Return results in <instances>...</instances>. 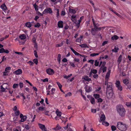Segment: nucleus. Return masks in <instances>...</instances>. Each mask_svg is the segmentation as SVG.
I'll return each mask as SVG.
<instances>
[{
    "label": "nucleus",
    "instance_id": "nucleus-25",
    "mask_svg": "<svg viewBox=\"0 0 131 131\" xmlns=\"http://www.w3.org/2000/svg\"><path fill=\"white\" fill-rule=\"evenodd\" d=\"M118 47H116V46H115L114 47V49H112V51L113 52H118Z\"/></svg>",
    "mask_w": 131,
    "mask_h": 131
},
{
    "label": "nucleus",
    "instance_id": "nucleus-14",
    "mask_svg": "<svg viewBox=\"0 0 131 131\" xmlns=\"http://www.w3.org/2000/svg\"><path fill=\"white\" fill-rule=\"evenodd\" d=\"M83 79L84 80L88 82H89L91 81V79L89 78L88 76L87 75L84 76Z\"/></svg>",
    "mask_w": 131,
    "mask_h": 131
},
{
    "label": "nucleus",
    "instance_id": "nucleus-13",
    "mask_svg": "<svg viewBox=\"0 0 131 131\" xmlns=\"http://www.w3.org/2000/svg\"><path fill=\"white\" fill-rule=\"evenodd\" d=\"M97 72V71L96 69H92L90 73L89 77H90L92 73L94 74H96Z\"/></svg>",
    "mask_w": 131,
    "mask_h": 131
},
{
    "label": "nucleus",
    "instance_id": "nucleus-11",
    "mask_svg": "<svg viewBox=\"0 0 131 131\" xmlns=\"http://www.w3.org/2000/svg\"><path fill=\"white\" fill-rule=\"evenodd\" d=\"M38 125L39 128L42 130H44L45 131H47V129L45 127V126L43 124H38Z\"/></svg>",
    "mask_w": 131,
    "mask_h": 131
},
{
    "label": "nucleus",
    "instance_id": "nucleus-10",
    "mask_svg": "<svg viewBox=\"0 0 131 131\" xmlns=\"http://www.w3.org/2000/svg\"><path fill=\"white\" fill-rule=\"evenodd\" d=\"M85 89L86 92H89L92 90V88L88 85H86L85 87Z\"/></svg>",
    "mask_w": 131,
    "mask_h": 131
},
{
    "label": "nucleus",
    "instance_id": "nucleus-18",
    "mask_svg": "<svg viewBox=\"0 0 131 131\" xmlns=\"http://www.w3.org/2000/svg\"><path fill=\"white\" fill-rule=\"evenodd\" d=\"M110 74L108 73H106L105 76V84L106 85V83L108 81V78H109L110 76Z\"/></svg>",
    "mask_w": 131,
    "mask_h": 131
},
{
    "label": "nucleus",
    "instance_id": "nucleus-59",
    "mask_svg": "<svg viewBox=\"0 0 131 131\" xmlns=\"http://www.w3.org/2000/svg\"><path fill=\"white\" fill-rule=\"evenodd\" d=\"M25 128L27 130H29L30 128L29 126L28 125H25Z\"/></svg>",
    "mask_w": 131,
    "mask_h": 131
},
{
    "label": "nucleus",
    "instance_id": "nucleus-40",
    "mask_svg": "<svg viewBox=\"0 0 131 131\" xmlns=\"http://www.w3.org/2000/svg\"><path fill=\"white\" fill-rule=\"evenodd\" d=\"M18 85L19 84H18L15 83L13 85V87L14 89H15L17 87H18Z\"/></svg>",
    "mask_w": 131,
    "mask_h": 131
},
{
    "label": "nucleus",
    "instance_id": "nucleus-9",
    "mask_svg": "<svg viewBox=\"0 0 131 131\" xmlns=\"http://www.w3.org/2000/svg\"><path fill=\"white\" fill-rule=\"evenodd\" d=\"M107 70L106 67H101L100 68L99 72V73H100L102 71H103V73L105 72Z\"/></svg>",
    "mask_w": 131,
    "mask_h": 131
},
{
    "label": "nucleus",
    "instance_id": "nucleus-23",
    "mask_svg": "<svg viewBox=\"0 0 131 131\" xmlns=\"http://www.w3.org/2000/svg\"><path fill=\"white\" fill-rule=\"evenodd\" d=\"M19 38L21 40H24L26 38V37L25 35L22 34L20 35Z\"/></svg>",
    "mask_w": 131,
    "mask_h": 131
},
{
    "label": "nucleus",
    "instance_id": "nucleus-19",
    "mask_svg": "<svg viewBox=\"0 0 131 131\" xmlns=\"http://www.w3.org/2000/svg\"><path fill=\"white\" fill-rule=\"evenodd\" d=\"M101 120L103 121H104L105 119V115L104 114H102L100 117Z\"/></svg>",
    "mask_w": 131,
    "mask_h": 131
},
{
    "label": "nucleus",
    "instance_id": "nucleus-50",
    "mask_svg": "<svg viewBox=\"0 0 131 131\" xmlns=\"http://www.w3.org/2000/svg\"><path fill=\"white\" fill-rule=\"evenodd\" d=\"M57 84L58 85V86H59V89L62 88V85L61 84L60 82H57Z\"/></svg>",
    "mask_w": 131,
    "mask_h": 131
},
{
    "label": "nucleus",
    "instance_id": "nucleus-1",
    "mask_svg": "<svg viewBox=\"0 0 131 131\" xmlns=\"http://www.w3.org/2000/svg\"><path fill=\"white\" fill-rule=\"evenodd\" d=\"M107 85L106 94L108 97L111 98L113 95L112 92V84L111 82H108L106 83V85Z\"/></svg>",
    "mask_w": 131,
    "mask_h": 131
},
{
    "label": "nucleus",
    "instance_id": "nucleus-63",
    "mask_svg": "<svg viewBox=\"0 0 131 131\" xmlns=\"http://www.w3.org/2000/svg\"><path fill=\"white\" fill-rule=\"evenodd\" d=\"M61 55L60 54H58L57 57V60H61Z\"/></svg>",
    "mask_w": 131,
    "mask_h": 131
},
{
    "label": "nucleus",
    "instance_id": "nucleus-26",
    "mask_svg": "<svg viewBox=\"0 0 131 131\" xmlns=\"http://www.w3.org/2000/svg\"><path fill=\"white\" fill-rule=\"evenodd\" d=\"M122 59V57L121 55H120L119 57L117 60V62L119 63V64L121 62Z\"/></svg>",
    "mask_w": 131,
    "mask_h": 131
},
{
    "label": "nucleus",
    "instance_id": "nucleus-4",
    "mask_svg": "<svg viewBox=\"0 0 131 131\" xmlns=\"http://www.w3.org/2000/svg\"><path fill=\"white\" fill-rule=\"evenodd\" d=\"M52 13V10L51 8L48 7L46 8L42 12L43 14H46L49 13L51 14Z\"/></svg>",
    "mask_w": 131,
    "mask_h": 131
},
{
    "label": "nucleus",
    "instance_id": "nucleus-45",
    "mask_svg": "<svg viewBox=\"0 0 131 131\" xmlns=\"http://www.w3.org/2000/svg\"><path fill=\"white\" fill-rule=\"evenodd\" d=\"M103 99L99 97L97 100L96 102L97 103H101L103 101Z\"/></svg>",
    "mask_w": 131,
    "mask_h": 131
},
{
    "label": "nucleus",
    "instance_id": "nucleus-7",
    "mask_svg": "<svg viewBox=\"0 0 131 131\" xmlns=\"http://www.w3.org/2000/svg\"><path fill=\"white\" fill-rule=\"evenodd\" d=\"M20 117L21 119L20 120V122H24L25 121L27 118L26 115H24L22 114H21L20 115Z\"/></svg>",
    "mask_w": 131,
    "mask_h": 131
},
{
    "label": "nucleus",
    "instance_id": "nucleus-34",
    "mask_svg": "<svg viewBox=\"0 0 131 131\" xmlns=\"http://www.w3.org/2000/svg\"><path fill=\"white\" fill-rule=\"evenodd\" d=\"M60 117L59 118L60 119H61L62 122H66V118H64V117H63L62 116H60Z\"/></svg>",
    "mask_w": 131,
    "mask_h": 131
},
{
    "label": "nucleus",
    "instance_id": "nucleus-39",
    "mask_svg": "<svg viewBox=\"0 0 131 131\" xmlns=\"http://www.w3.org/2000/svg\"><path fill=\"white\" fill-rule=\"evenodd\" d=\"M56 10L57 11L56 16L57 18H59V9H56Z\"/></svg>",
    "mask_w": 131,
    "mask_h": 131
},
{
    "label": "nucleus",
    "instance_id": "nucleus-3",
    "mask_svg": "<svg viewBox=\"0 0 131 131\" xmlns=\"http://www.w3.org/2000/svg\"><path fill=\"white\" fill-rule=\"evenodd\" d=\"M117 128L122 131H125L126 129V127L125 124H123L121 122L118 123L117 125Z\"/></svg>",
    "mask_w": 131,
    "mask_h": 131
},
{
    "label": "nucleus",
    "instance_id": "nucleus-30",
    "mask_svg": "<svg viewBox=\"0 0 131 131\" xmlns=\"http://www.w3.org/2000/svg\"><path fill=\"white\" fill-rule=\"evenodd\" d=\"M102 124L106 126H108L109 125V123L107 122L104 121L102 123Z\"/></svg>",
    "mask_w": 131,
    "mask_h": 131
},
{
    "label": "nucleus",
    "instance_id": "nucleus-2",
    "mask_svg": "<svg viewBox=\"0 0 131 131\" xmlns=\"http://www.w3.org/2000/svg\"><path fill=\"white\" fill-rule=\"evenodd\" d=\"M116 108L117 112L120 116H123L125 115L126 111L122 105H117Z\"/></svg>",
    "mask_w": 131,
    "mask_h": 131
},
{
    "label": "nucleus",
    "instance_id": "nucleus-58",
    "mask_svg": "<svg viewBox=\"0 0 131 131\" xmlns=\"http://www.w3.org/2000/svg\"><path fill=\"white\" fill-rule=\"evenodd\" d=\"M55 91V89L54 88H52L51 90V94H54V92Z\"/></svg>",
    "mask_w": 131,
    "mask_h": 131
},
{
    "label": "nucleus",
    "instance_id": "nucleus-37",
    "mask_svg": "<svg viewBox=\"0 0 131 131\" xmlns=\"http://www.w3.org/2000/svg\"><path fill=\"white\" fill-rule=\"evenodd\" d=\"M63 45V42H62L60 43L57 44L56 45V47H61Z\"/></svg>",
    "mask_w": 131,
    "mask_h": 131
},
{
    "label": "nucleus",
    "instance_id": "nucleus-54",
    "mask_svg": "<svg viewBox=\"0 0 131 131\" xmlns=\"http://www.w3.org/2000/svg\"><path fill=\"white\" fill-rule=\"evenodd\" d=\"M34 43V47L35 48L36 50H37L38 49V46L37 42Z\"/></svg>",
    "mask_w": 131,
    "mask_h": 131
},
{
    "label": "nucleus",
    "instance_id": "nucleus-20",
    "mask_svg": "<svg viewBox=\"0 0 131 131\" xmlns=\"http://www.w3.org/2000/svg\"><path fill=\"white\" fill-rule=\"evenodd\" d=\"M1 8L3 10H6L7 9V8L6 5L4 4L1 5Z\"/></svg>",
    "mask_w": 131,
    "mask_h": 131
},
{
    "label": "nucleus",
    "instance_id": "nucleus-64",
    "mask_svg": "<svg viewBox=\"0 0 131 131\" xmlns=\"http://www.w3.org/2000/svg\"><path fill=\"white\" fill-rule=\"evenodd\" d=\"M41 80L43 82H48V79L47 78H46L44 79H42Z\"/></svg>",
    "mask_w": 131,
    "mask_h": 131
},
{
    "label": "nucleus",
    "instance_id": "nucleus-57",
    "mask_svg": "<svg viewBox=\"0 0 131 131\" xmlns=\"http://www.w3.org/2000/svg\"><path fill=\"white\" fill-rule=\"evenodd\" d=\"M33 61L36 64H38V61L37 59H34Z\"/></svg>",
    "mask_w": 131,
    "mask_h": 131
},
{
    "label": "nucleus",
    "instance_id": "nucleus-47",
    "mask_svg": "<svg viewBox=\"0 0 131 131\" xmlns=\"http://www.w3.org/2000/svg\"><path fill=\"white\" fill-rule=\"evenodd\" d=\"M97 26H98V25H97V24L96 25V26L95 27L96 29V30H100L103 28V27H97Z\"/></svg>",
    "mask_w": 131,
    "mask_h": 131
},
{
    "label": "nucleus",
    "instance_id": "nucleus-56",
    "mask_svg": "<svg viewBox=\"0 0 131 131\" xmlns=\"http://www.w3.org/2000/svg\"><path fill=\"white\" fill-rule=\"evenodd\" d=\"M34 53L35 57L37 58H38V56L36 50H34Z\"/></svg>",
    "mask_w": 131,
    "mask_h": 131
},
{
    "label": "nucleus",
    "instance_id": "nucleus-24",
    "mask_svg": "<svg viewBox=\"0 0 131 131\" xmlns=\"http://www.w3.org/2000/svg\"><path fill=\"white\" fill-rule=\"evenodd\" d=\"M119 38V37L116 35H114L111 38V39L113 40H116Z\"/></svg>",
    "mask_w": 131,
    "mask_h": 131
},
{
    "label": "nucleus",
    "instance_id": "nucleus-28",
    "mask_svg": "<svg viewBox=\"0 0 131 131\" xmlns=\"http://www.w3.org/2000/svg\"><path fill=\"white\" fill-rule=\"evenodd\" d=\"M79 46L82 48H88V47L87 46L86 44L85 43H83L80 45Z\"/></svg>",
    "mask_w": 131,
    "mask_h": 131
},
{
    "label": "nucleus",
    "instance_id": "nucleus-61",
    "mask_svg": "<svg viewBox=\"0 0 131 131\" xmlns=\"http://www.w3.org/2000/svg\"><path fill=\"white\" fill-rule=\"evenodd\" d=\"M94 60H90L88 61V62H89L92 64H93L94 62Z\"/></svg>",
    "mask_w": 131,
    "mask_h": 131
},
{
    "label": "nucleus",
    "instance_id": "nucleus-27",
    "mask_svg": "<svg viewBox=\"0 0 131 131\" xmlns=\"http://www.w3.org/2000/svg\"><path fill=\"white\" fill-rule=\"evenodd\" d=\"M56 113L57 114V116L60 117L61 115V112H60L59 111L57 110L56 111Z\"/></svg>",
    "mask_w": 131,
    "mask_h": 131
},
{
    "label": "nucleus",
    "instance_id": "nucleus-48",
    "mask_svg": "<svg viewBox=\"0 0 131 131\" xmlns=\"http://www.w3.org/2000/svg\"><path fill=\"white\" fill-rule=\"evenodd\" d=\"M111 128L112 130V131H114L116 130V127L113 125H112L111 126Z\"/></svg>",
    "mask_w": 131,
    "mask_h": 131
},
{
    "label": "nucleus",
    "instance_id": "nucleus-6",
    "mask_svg": "<svg viewBox=\"0 0 131 131\" xmlns=\"http://www.w3.org/2000/svg\"><path fill=\"white\" fill-rule=\"evenodd\" d=\"M47 73L50 75H52L54 73L53 70L51 68H49L46 70Z\"/></svg>",
    "mask_w": 131,
    "mask_h": 131
},
{
    "label": "nucleus",
    "instance_id": "nucleus-22",
    "mask_svg": "<svg viewBox=\"0 0 131 131\" xmlns=\"http://www.w3.org/2000/svg\"><path fill=\"white\" fill-rule=\"evenodd\" d=\"M25 25L26 27L28 28H30L32 26L30 22H27L26 23Z\"/></svg>",
    "mask_w": 131,
    "mask_h": 131
},
{
    "label": "nucleus",
    "instance_id": "nucleus-46",
    "mask_svg": "<svg viewBox=\"0 0 131 131\" xmlns=\"http://www.w3.org/2000/svg\"><path fill=\"white\" fill-rule=\"evenodd\" d=\"M123 82L124 84H127L128 83V80L127 79H125L123 80Z\"/></svg>",
    "mask_w": 131,
    "mask_h": 131
},
{
    "label": "nucleus",
    "instance_id": "nucleus-15",
    "mask_svg": "<svg viewBox=\"0 0 131 131\" xmlns=\"http://www.w3.org/2000/svg\"><path fill=\"white\" fill-rule=\"evenodd\" d=\"M70 49H71V51L73 52V53L75 54L77 56H80V54L79 53L76 52L75 50L72 47H70Z\"/></svg>",
    "mask_w": 131,
    "mask_h": 131
},
{
    "label": "nucleus",
    "instance_id": "nucleus-42",
    "mask_svg": "<svg viewBox=\"0 0 131 131\" xmlns=\"http://www.w3.org/2000/svg\"><path fill=\"white\" fill-rule=\"evenodd\" d=\"M1 92H4L5 91L6 89L4 88L2 85L1 86Z\"/></svg>",
    "mask_w": 131,
    "mask_h": 131
},
{
    "label": "nucleus",
    "instance_id": "nucleus-51",
    "mask_svg": "<svg viewBox=\"0 0 131 131\" xmlns=\"http://www.w3.org/2000/svg\"><path fill=\"white\" fill-rule=\"evenodd\" d=\"M5 51V49L3 48H2L0 49V53H4Z\"/></svg>",
    "mask_w": 131,
    "mask_h": 131
},
{
    "label": "nucleus",
    "instance_id": "nucleus-41",
    "mask_svg": "<svg viewBox=\"0 0 131 131\" xmlns=\"http://www.w3.org/2000/svg\"><path fill=\"white\" fill-rule=\"evenodd\" d=\"M64 94H65V97H67L68 96H71L72 95V94L71 92H69L66 94L65 93Z\"/></svg>",
    "mask_w": 131,
    "mask_h": 131
},
{
    "label": "nucleus",
    "instance_id": "nucleus-8",
    "mask_svg": "<svg viewBox=\"0 0 131 131\" xmlns=\"http://www.w3.org/2000/svg\"><path fill=\"white\" fill-rule=\"evenodd\" d=\"M23 73L22 70L21 69H19L15 71L14 72V73L15 74L19 75Z\"/></svg>",
    "mask_w": 131,
    "mask_h": 131
},
{
    "label": "nucleus",
    "instance_id": "nucleus-49",
    "mask_svg": "<svg viewBox=\"0 0 131 131\" xmlns=\"http://www.w3.org/2000/svg\"><path fill=\"white\" fill-rule=\"evenodd\" d=\"M66 14V12L65 11V10H62L61 12V14L62 16H64Z\"/></svg>",
    "mask_w": 131,
    "mask_h": 131
},
{
    "label": "nucleus",
    "instance_id": "nucleus-60",
    "mask_svg": "<svg viewBox=\"0 0 131 131\" xmlns=\"http://www.w3.org/2000/svg\"><path fill=\"white\" fill-rule=\"evenodd\" d=\"M44 101V100L43 99H41V100L40 101V102L41 104H42L43 105H44V106H45V104H43Z\"/></svg>",
    "mask_w": 131,
    "mask_h": 131
},
{
    "label": "nucleus",
    "instance_id": "nucleus-31",
    "mask_svg": "<svg viewBox=\"0 0 131 131\" xmlns=\"http://www.w3.org/2000/svg\"><path fill=\"white\" fill-rule=\"evenodd\" d=\"M11 69V68L9 67H7L5 69V71L6 72H9V71Z\"/></svg>",
    "mask_w": 131,
    "mask_h": 131
},
{
    "label": "nucleus",
    "instance_id": "nucleus-33",
    "mask_svg": "<svg viewBox=\"0 0 131 131\" xmlns=\"http://www.w3.org/2000/svg\"><path fill=\"white\" fill-rule=\"evenodd\" d=\"M99 54V53H94L91 54L90 56L91 57H94L98 55Z\"/></svg>",
    "mask_w": 131,
    "mask_h": 131
},
{
    "label": "nucleus",
    "instance_id": "nucleus-43",
    "mask_svg": "<svg viewBox=\"0 0 131 131\" xmlns=\"http://www.w3.org/2000/svg\"><path fill=\"white\" fill-rule=\"evenodd\" d=\"M126 104L128 107H130L131 108V102H127L126 103Z\"/></svg>",
    "mask_w": 131,
    "mask_h": 131
},
{
    "label": "nucleus",
    "instance_id": "nucleus-32",
    "mask_svg": "<svg viewBox=\"0 0 131 131\" xmlns=\"http://www.w3.org/2000/svg\"><path fill=\"white\" fill-rule=\"evenodd\" d=\"M94 96L96 99H97V100L99 99L100 97V96L99 94H94Z\"/></svg>",
    "mask_w": 131,
    "mask_h": 131
},
{
    "label": "nucleus",
    "instance_id": "nucleus-36",
    "mask_svg": "<svg viewBox=\"0 0 131 131\" xmlns=\"http://www.w3.org/2000/svg\"><path fill=\"white\" fill-rule=\"evenodd\" d=\"M99 64V62L97 61V60H96L95 61L94 65L95 66H98Z\"/></svg>",
    "mask_w": 131,
    "mask_h": 131
},
{
    "label": "nucleus",
    "instance_id": "nucleus-62",
    "mask_svg": "<svg viewBox=\"0 0 131 131\" xmlns=\"http://www.w3.org/2000/svg\"><path fill=\"white\" fill-rule=\"evenodd\" d=\"M106 62L105 61H103V62L102 64V65L101 66V67H106V66H105L106 65Z\"/></svg>",
    "mask_w": 131,
    "mask_h": 131
},
{
    "label": "nucleus",
    "instance_id": "nucleus-16",
    "mask_svg": "<svg viewBox=\"0 0 131 131\" xmlns=\"http://www.w3.org/2000/svg\"><path fill=\"white\" fill-rule=\"evenodd\" d=\"M61 127L58 124L57 125L56 127L53 128L52 129L55 130H57L61 129Z\"/></svg>",
    "mask_w": 131,
    "mask_h": 131
},
{
    "label": "nucleus",
    "instance_id": "nucleus-38",
    "mask_svg": "<svg viewBox=\"0 0 131 131\" xmlns=\"http://www.w3.org/2000/svg\"><path fill=\"white\" fill-rule=\"evenodd\" d=\"M92 104H94L95 103V99L93 98H92L90 100Z\"/></svg>",
    "mask_w": 131,
    "mask_h": 131
},
{
    "label": "nucleus",
    "instance_id": "nucleus-17",
    "mask_svg": "<svg viewBox=\"0 0 131 131\" xmlns=\"http://www.w3.org/2000/svg\"><path fill=\"white\" fill-rule=\"evenodd\" d=\"M77 11L74 9L69 8V13L74 14Z\"/></svg>",
    "mask_w": 131,
    "mask_h": 131
},
{
    "label": "nucleus",
    "instance_id": "nucleus-5",
    "mask_svg": "<svg viewBox=\"0 0 131 131\" xmlns=\"http://www.w3.org/2000/svg\"><path fill=\"white\" fill-rule=\"evenodd\" d=\"M115 86L118 90L120 91H122L123 89L122 86L121 85V83L119 81H117L115 83Z\"/></svg>",
    "mask_w": 131,
    "mask_h": 131
},
{
    "label": "nucleus",
    "instance_id": "nucleus-53",
    "mask_svg": "<svg viewBox=\"0 0 131 131\" xmlns=\"http://www.w3.org/2000/svg\"><path fill=\"white\" fill-rule=\"evenodd\" d=\"M15 113L16 116H18V115L19 114H20V112L18 110V111H15Z\"/></svg>",
    "mask_w": 131,
    "mask_h": 131
},
{
    "label": "nucleus",
    "instance_id": "nucleus-52",
    "mask_svg": "<svg viewBox=\"0 0 131 131\" xmlns=\"http://www.w3.org/2000/svg\"><path fill=\"white\" fill-rule=\"evenodd\" d=\"M36 37H33L32 39V42L33 43L36 42Z\"/></svg>",
    "mask_w": 131,
    "mask_h": 131
},
{
    "label": "nucleus",
    "instance_id": "nucleus-12",
    "mask_svg": "<svg viewBox=\"0 0 131 131\" xmlns=\"http://www.w3.org/2000/svg\"><path fill=\"white\" fill-rule=\"evenodd\" d=\"M58 26L59 28H62L63 27V22L62 21H59L58 23Z\"/></svg>",
    "mask_w": 131,
    "mask_h": 131
},
{
    "label": "nucleus",
    "instance_id": "nucleus-44",
    "mask_svg": "<svg viewBox=\"0 0 131 131\" xmlns=\"http://www.w3.org/2000/svg\"><path fill=\"white\" fill-rule=\"evenodd\" d=\"M40 25L39 23H37L34 25V27H35L39 28L40 26Z\"/></svg>",
    "mask_w": 131,
    "mask_h": 131
},
{
    "label": "nucleus",
    "instance_id": "nucleus-35",
    "mask_svg": "<svg viewBox=\"0 0 131 131\" xmlns=\"http://www.w3.org/2000/svg\"><path fill=\"white\" fill-rule=\"evenodd\" d=\"M93 26L94 27V28H92L91 29V31H96V29L95 28L96 25L93 22Z\"/></svg>",
    "mask_w": 131,
    "mask_h": 131
},
{
    "label": "nucleus",
    "instance_id": "nucleus-21",
    "mask_svg": "<svg viewBox=\"0 0 131 131\" xmlns=\"http://www.w3.org/2000/svg\"><path fill=\"white\" fill-rule=\"evenodd\" d=\"M83 37V36H81L80 37L77 38L76 39V41L77 42H81Z\"/></svg>",
    "mask_w": 131,
    "mask_h": 131
},
{
    "label": "nucleus",
    "instance_id": "nucleus-55",
    "mask_svg": "<svg viewBox=\"0 0 131 131\" xmlns=\"http://www.w3.org/2000/svg\"><path fill=\"white\" fill-rule=\"evenodd\" d=\"M24 84L22 82H20L19 83V85L20 89L22 88L24 86Z\"/></svg>",
    "mask_w": 131,
    "mask_h": 131
},
{
    "label": "nucleus",
    "instance_id": "nucleus-29",
    "mask_svg": "<svg viewBox=\"0 0 131 131\" xmlns=\"http://www.w3.org/2000/svg\"><path fill=\"white\" fill-rule=\"evenodd\" d=\"M33 6L34 7V8L35 9V10L37 12V11H38V6L36 4V3L34 4L33 5Z\"/></svg>",
    "mask_w": 131,
    "mask_h": 131
}]
</instances>
